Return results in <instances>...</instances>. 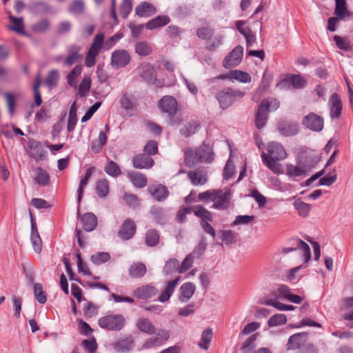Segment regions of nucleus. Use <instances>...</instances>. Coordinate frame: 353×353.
Returning <instances> with one entry per match:
<instances>
[{
    "mask_svg": "<svg viewBox=\"0 0 353 353\" xmlns=\"http://www.w3.org/2000/svg\"><path fill=\"white\" fill-rule=\"evenodd\" d=\"M287 153L283 145L276 141L270 142L267 145V152H263L261 159L263 163L274 173H280L281 167L276 161L285 159Z\"/></svg>",
    "mask_w": 353,
    "mask_h": 353,
    "instance_id": "f257e3e1",
    "label": "nucleus"
},
{
    "mask_svg": "<svg viewBox=\"0 0 353 353\" xmlns=\"http://www.w3.org/2000/svg\"><path fill=\"white\" fill-rule=\"evenodd\" d=\"M244 95L245 92L243 91L225 88L216 93V99L219 101L220 108L225 110L229 108L236 99H241Z\"/></svg>",
    "mask_w": 353,
    "mask_h": 353,
    "instance_id": "f03ea898",
    "label": "nucleus"
},
{
    "mask_svg": "<svg viewBox=\"0 0 353 353\" xmlns=\"http://www.w3.org/2000/svg\"><path fill=\"white\" fill-rule=\"evenodd\" d=\"M99 325L108 330H120L125 323V319L121 314L107 315L100 318Z\"/></svg>",
    "mask_w": 353,
    "mask_h": 353,
    "instance_id": "7ed1b4c3",
    "label": "nucleus"
},
{
    "mask_svg": "<svg viewBox=\"0 0 353 353\" xmlns=\"http://www.w3.org/2000/svg\"><path fill=\"white\" fill-rule=\"evenodd\" d=\"M104 41V35L103 34H97L93 42L88 50V52L85 57V65L91 68L94 66L96 63V58L101 52Z\"/></svg>",
    "mask_w": 353,
    "mask_h": 353,
    "instance_id": "20e7f679",
    "label": "nucleus"
},
{
    "mask_svg": "<svg viewBox=\"0 0 353 353\" xmlns=\"http://www.w3.org/2000/svg\"><path fill=\"white\" fill-rule=\"evenodd\" d=\"M230 198L231 192L230 190L223 191L221 190H214L212 208L221 210L228 209L230 205Z\"/></svg>",
    "mask_w": 353,
    "mask_h": 353,
    "instance_id": "39448f33",
    "label": "nucleus"
},
{
    "mask_svg": "<svg viewBox=\"0 0 353 353\" xmlns=\"http://www.w3.org/2000/svg\"><path fill=\"white\" fill-rule=\"evenodd\" d=\"M170 337V332L165 329H159L156 335L146 339L143 347L150 349L162 345Z\"/></svg>",
    "mask_w": 353,
    "mask_h": 353,
    "instance_id": "423d86ee",
    "label": "nucleus"
},
{
    "mask_svg": "<svg viewBox=\"0 0 353 353\" xmlns=\"http://www.w3.org/2000/svg\"><path fill=\"white\" fill-rule=\"evenodd\" d=\"M130 60L131 57L127 50H117L112 54L111 65L114 68H121L126 66Z\"/></svg>",
    "mask_w": 353,
    "mask_h": 353,
    "instance_id": "0eeeda50",
    "label": "nucleus"
},
{
    "mask_svg": "<svg viewBox=\"0 0 353 353\" xmlns=\"http://www.w3.org/2000/svg\"><path fill=\"white\" fill-rule=\"evenodd\" d=\"M158 106L162 112L173 116L177 111L178 103L173 97L164 96L159 101Z\"/></svg>",
    "mask_w": 353,
    "mask_h": 353,
    "instance_id": "6e6552de",
    "label": "nucleus"
},
{
    "mask_svg": "<svg viewBox=\"0 0 353 353\" xmlns=\"http://www.w3.org/2000/svg\"><path fill=\"white\" fill-rule=\"evenodd\" d=\"M140 77L148 83H154L157 80V73L153 65L143 62L138 68Z\"/></svg>",
    "mask_w": 353,
    "mask_h": 353,
    "instance_id": "1a4fd4ad",
    "label": "nucleus"
},
{
    "mask_svg": "<svg viewBox=\"0 0 353 353\" xmlns=\"http://www.w3.org/2000/svg\"><path fill=\"white\" fill-rule=\"evenodd\" d=\"M302 124L313 131L320 132L323 128V119L320 116L311 112L303 117Z\"/></svg>",
    "mask_w": 353,
    "mask_h": 353,
    "instance_id": "9d476101",
    "label": "nucleus"
},
{
    "mask_svg": "<svg viewBox=\"0 0 353 353\" xmlns=\"http://www.w3.org/2000/svg\"><path fill=\"white\" fill-rule=\"evenodd\" d=\"M243 54V48L241 46H236L225 58L223 66L226 68L236 66L241 61Z\"/></svg>",
    "mask_w": 353,
    "mask_h": 353,
    "instance_id": "9b49d317",
    "label": "nucleus"
},
{
    "mask_svg": "<svg viewBox=\"0 0 353 353\" xmlns=\"http://www.w3.org/2000/svg\"><path fill=\"white\" fill-rule=\"evenodd\" d=\"M81 47L78 46H71L68 48V55L63 60V66L70 67L77 63L83 59L80 54Z\"/></svg>",
    "mask_w": 353,
    "mask_h": 353,
    "instance_id": "f8f14e48",
    "label": "nucleus"
},
{
    "mask_svg": "<svg viewBox=\"0 0 353 353\" xmlns=\"http://www.w3.org/2000/svg\"><path fill=\"white\" fill-rule=\"evenodd\" d=\"M328 103L330 117L332 119L339 118L341 114L342 103L338 94L336 93L332 94Z\"/></svg>",
    "mask_w": 353,
    "mask_h": 353,
    "instance_id": "ddd939ff",
    "label": "nucleus"
},
{
    "mask_svg": "<svg viewBox=\"0 0 353 353\" xmlns=\"http://www.w3.org/2000/svg\"><path fill=\"white\" fill-rule=\"evenodd\" d=\"M136 229L134 222L132 219H128L123 223L119 232V236L123 240H128L134 235Z\"/></svg>",
    "mask_w": 353,
    "mask_h": 353,
    "instance_id": "4468645a",
    "label": "nucleus"
},
{
    "mask_svg": "<svg viewBox=\"0 0 353 353\" xmlns=\"http://www.w3.org/2000/svg\"><path fill=\"white\" fill-rule=\"evenodd\" d=\"M30 155L36 161H43L46 157V152L43 148L41 144L36 141H32L29 143Z\"/></svg>",
    "mask_w": 353,
    "mask_h": 353,
    "instance_id": "2eb2a0df",
    "label": "nucleus"
},
{
    "mask_svg": "<svg viewBox=\"0 0 353 353\" xmlns=\"http://www.w3.org/2000/svg\"><path fill=\"white\" fill-rule=\"evenodd\" d=\"M132 163L137 169H148L153 166L154 160L145 154H140L133 157Z\"/></svg>",
    "mask_w": 353,
    "mask_h": 353,
    "instance_id": "dca6fc26",
    "label": "nucleus"
},
{
    "mask_svg": "<svg viewBox=\"0 0 353 353\" xmlns=\"http://www.w3.org/2000/svg\"><path fill=\"white\" fill-rule=\"evenodd\" d=\"M268 103L261 102L255 115V125L258 129L263 128L268 119Z\"/></svg>",
    "mask_w": 353,
    "mask_h": 353,
    "instance_id": "f3484780",
    "label": "nucleus"
},
{
    "mask_svg": "<svg viewBox=\"0 0 353 353\" xmlns=\"http://www.w3.org/2000/svg\"><path fill=\"white\" fill-rule=\"evenodd\" d=\"M196 291V285L191 282H187L180 287L179 299L182 303L188 302Z\"/></svg>",
    "mask_w": 353,
    "mask_h": 353,
    "instance_id": "a211bd4d",
    "label": "nucleus"
},
{
    "mask_svg": "<svg viewBox=\"0 0 353 353\" xmlns=\"http://www.w3.org/2000/svg\"><path fill=\"white\" fill-rule=\"evenodd\" d=\"M134 346V342L131 336L121 339L112 343V347L117 352H126L132 350Z\"/></svg>",
    "mask_w": 353,
    "mask_h": 353,
    "instance_id": "6ab92c4d",
    "label": "nucleus"
},
{
    "mask_svg": "<svg viewBox=\"0 0 353 353\" xmlns=\"http://www.w3.org/2000/svg\"><path fill=\"white\" fill-rule=\"evenodd\" d=\"M335 9L334 14L339 19H345L353 16V12L347 9L346 0H334Z\"/></svg>",
    "mask_w": 353,
    "mask_h": 353,
    "instance_id": "aec40b11",
    "label": "nucleus"
},
{
    "mask_svg": "<svg viewBox=\"0 0 353 353\" xmlns=\"http://www.w3.org/2000/svg\"><path fill=\"white\" fill-rule=\"evenodd\" d=\"M158 290L154 286L146 285L134 290V295L139 299H148L155 296Z\"/></svg>",
    "mask_w": 353,
    "mask_h": 353,
    "instance_id": "412c9836",
    "label": "nucleus"
},
{
    "mask_svg": "<svg viewBox=\"0 0 353 353\" xmlns=\"http://www.w3.org/2000/svg\"><path fill=\"white\" fill-rule=\"evenodd\" d=\"M278 130L283 136H294L299 132V125L296 123L282 121L279 123Z\"/></svg>",
    "mask_w": 353,
    "mask_h": 353,
    "instance_id": "4be33fe9",
    "label": "nucleus"
},
{
    "mask_svg": "<svg viewBox=\"0 0 353 353\" xmlns=\"http://www.w3.org/2000/svg\"><path fill=\"white\" fill-rule=\"evenodd\" d=\"M184 157L185 163L189 168H192L195 163H199L201 158L205 160L208 159L205 156L199 157L197 149L194 150L192 148H187L185 150Z\"/></svg>",
    "mask_w": 353,
    "mask_h": 353,
    "instance_id": "5701e85b",
    "label": "nucleus"
},
{
    "mask_svg": "<svg viewBox=\"0 0 353 353\" xmlns=\"http://www.w3.org/2000/svg\"><path fill=\"white\" fill-rule=\"evenodd\" d=\"M148 191L150 194L158 201H162L165 200L169 194V192L167 188L161 184L150 186L148 188Z\"/></svg>",
    "mask_w": 353,
    "mask_h": 353,
    "instance_id": "b1692460",
    "label": "nucleus"
},
{
    "mask_svg": "<svg viewBox=\"0 0 353 353\" xmlns=\"http://www.w3.org/2000/svg\"><path fill=\"white\" fill-rule=\"evenodd\" d=\"M180 280V276H177L174 280L167 283L165 290L161 293L158 298V301L162 303L169 301L170 296L173 294L178 283Z\"/></svg>",
    "mask_w": 353,
    "mask_h": 353,
    "instance_id": "393cba45",
    "label": "nucleus"
},
{
    "mask_svg": "<svg viewBox=\"0 0 353 353\" xmlns=\"http://www.w3.org/2000/svg\"><path fill=\"white\" fill-rule=\"evenodd\" d=\"M307 334L305 332L297 333L291 336L288 341V349H298L306 342Z\"/></svg>",
    "mask_w": 353,
    "mask_h": 353,
    "instance_id": "a878e982",
    "label": "nucleus"
},
{
    "mask_svg": "<svg viewBox=\"0 0 353 353\" xmlns=\"http://www.w3.org/2000/svg\"><path fill=\"white\" fill-rule=\"evenodd\" d=\"M188 178L194 185H204L208 180L206 173L200 169L189 172Z\"/></svg>",
    "mask_w": 353,
    "mask_h": 353,
    "instance_id": "bb28decb",
    "label": "nucleus"
},
{
    "mask_svg": "<svg viewBox=\"0 0 353 353\" xmlns=\"http://www.w3.org/2000/svg\"><path fill=\"white\" fill-rule=\"evenodd\" d=\"M277 291L281 296L289 301L298 304L302 302L303 299L299 295L292 294L290 289L285 285H279Z\"/></svg>",
    "mask_w": 353,
    "mask_h": 353,
    "instance_id": "cd10ccee",
    "label": "nucleus"
},
{
    "mask_svg": "<svg viewBox=\"0 0 353 353\" xmlns=\"http://www.w3.org/2000/svg\"><path fill=\"white\" fill-rule=\"evenodd\" d=\"M135 12L140 17H148L154 15L157 10L152 4L145 1L136 7Z\"/></svg>",
    "mask_w": 353,
    "mask_h": 353,
    "instance_id": "c85d7f7f",
    "label": "nucleus"
},
{
    "mask_svg": "<svg viewBox=\"0 0 353 353\" xmlns=\"http://www.w3.org/2000/svg\"><path fill=\"white\" fill-rule=\"evenodd\" d=\"M199 127L200 125L197 121H190L183 124L180 129V133L184 137H189L194 134Z\"/></svg>",
    "mask_w": 353,
    "mask_h": 353,
    "instance_id": "c756f323",
    "label": "nucleus"
},
{
    "mask_svg": "<svg viewBox=\"0 0 353 353\" xmlns=\"http://www.w3.org/2000/svg\"><path fill=\"white\" fill-rule=\"evenodd\" d=\"M170 18L166 15L158 16L145 24V28L148 30H153L167 25L170 22Z\"/></svg>",
    "mask_w": 353,
    "mask_h": 353,
    "instance_id": "7c9ffc66",
    "label": "nucleus"
},
{
    "mask_svg": "<svg viewBox=\"0 0 353 353\" xmlns=\"http://www.w3.org/2000/svg\"><path fill=\"white\" fill-rule=\"evenodd\" d=\"M83 229L88 232H91L95 229L97 225V219L96 216L92 213H86L82 218Z\"/></svg>",
    "mask_w": 353,
    "mask_h": 353,
    "instance_id": "2f4dec72",
    "label": "nucleus"
},
{
    "mask_svg": "<svg viewBox=\"0 0 353 353\" xmlns=\"http://www.w3.org/2000/svg\"><path fill=\"white\" fill-rule=\"evenodd\" d=\"M34 181L36 183L41 186L48 185L50 182V175L46 170L38 167L34 170Z\"/></svg>",
    "mask_w": 353,
    "mask_h": 353,
    "instance_id": "473e14b6",
    "label": "nucleus"
},
{
    "mask_svg": "<svg viewBox=\"0 0 353 353\" xmlns=\"http://www.w3.org/2000/svg\"><path fill=\"white\" fill-rule=\"evenodd\" d=\"M135 52L141 57H147L152 54V45L145 41H141L136 43L134 46Z\"/></svg>",
    "mask_w": 353,
    "mask_h": 353,
    "instance_id": "72a5a7b5",
    "label": "nucleus"
},
{
    "mask_svg": "<svg viewBox=\"0 0 353 353\" xmlns=\"http://www.w3.org/2000/svg\"><path fill=\"white\" fill-rule=\"evenodd\" d=\"M137 326L139 330L148 334H153L156 331L155 326L147 318H140L137 322Z\"/></svg>",
    "mask_w": 353,
    "mask_h": 353,
    "instance_id": "f704fd0d",
    "label": "nucleus"
},
{
    "mask_svg": "<svg viewBox=\"0 0 353 353\" xmlns=\"http://www.w3.org/2000/svg\"><path fill=\"white\" fill-rule=\"evenodd\" d=\"M59 79V72L56 69H53L47 74L44 83L50 89H52L57 86Z\"/></svg>",
    "mask_w": 353,
    "mask_h": 353,
    "instance_id": "c9c22d12",
    "label": "nucleus"
},
{
    "mask_svg": "<svg viewBox=\"0 0 353 353\" xmlns=\"http://www.w3.org/2000/svg\"><path fill=\"white\" fill-rule=\"evenodd\" d=\"M293 205L300 216L305 218L309 215L311 210V205L310 204L298 199L294 202Z\"/></svg>",
    "mask_w": 353,
    "mask_h": 353,
    "instance_id": "e433bc0d",
    "label": "nucleus"
},
{
    "mask_svg": "<svg viewBox=\"0 0 353 353\" xmlns=\"http://www.w3.org/2000/svg\"><path fill=\"white\" fill-rule=\"evenodd\" d=\"M192 211L195 216L199 217L201 221H212V217L211 212L202 205H196L192 208Z\"/></svg>",
    "mask_w": 353,
    "mask_h": 353,
    "instance_id": "4c0bfd02",
    "label": "nucleus"
},
{
    "mask_svg": "<svg viewBox=\"0 0 353 353\" xmlns=\"http://www.w3.org/2000/svg\"><path fill=\"white\" fill-rule=\"evenodd\" d=\"M199 157L205 156L208 159L201 158L200 162L210 163L214 159V152L208 145L203 144L197 148Z\"/></svg>",
    "mask_w": 353,
    "mask_h": 353,
    "instance_id": "58836bf2",
    "label": "nucleus"
},
{
    "mask_svg": "<svg viewBox=\"0 0 353 353\" xmlns=\"http://www.w3.org/2000/svg\"><path fill=\"white\" fill-rule=\"evenodd\" d=\"M107 136L105 132H100L97 140H94L91 143V150L94 153H100L103 145L106 143Z\"/></svg>",
    "mask_w": 353,
    "mask_h": 353,
    "instance_id": "ea45409f",
    "label": "nucleus"
},
{
    "mask_svg": "<svg viewBox=\"0 0 353 353\" xmlns=\"http://www.w3.org/2000/svg\"><path fill=\"white\" fill-rule=\"evenodd\" d=\"M146 272V267L142 263H135L132 264L129 269V274L132 277H143Z\"/></svg>",
    "mask_w": 353,
    "mask_h": 353,
    "instance_id": "a19ab883",
    "label": "nucleus"
},
{
    "mask_svg": "<svg viewBox=\"0 0 353 353\" xmlns=\"http://www.w3.org/2000/svg\"><path fill=\"white\" fill-rule=\"evenodd\" d=\"M9 19L12 26H8V29L19 34H24L23 20L22 18H17L10 14Z\"/></svg>",
    "mask_w": 353,
    "mask_h": 353,
    "instance_id": "79ce46f5",
    "label": "nucleus"
},
{
    "mask_svg": "<svg viewBox=\"0 0 353 353\" xmlns=\"http://www.w3.org/2000/svg\"><path fill=\"white\" fill-rule=\"evenodd\" d=\"M82 66L81 65H76L68 74L67 81L70 86L75 88L77 85V77L82 72Z\"/></svg>",
    "mask_w": 353,
    "mask_h": 353,
    "instance_id": "37998d69",
    "label": "nucleus"
},
{
    "mask_svg": "<svg viewBox=\"0 0 353 353\" xmlns=\"http://www.w3.org/2000/svg\"><path fill=\"white\" fill-rule=\"evenodd\" d=\"M97 194L101 197H105L109 193V182L107 179H99L96 183Z\"/></svg>",
    "mask_w": 353,
    "mask_h": 353,
    "instance_id": "c03bdc74",
    "label": "nucleus"
},
{
    "mask_svg": "<svg viewBox=\"0 0 353 353\" xmlns=\"http://www.w3.org/2000/svg\"><path fill=\"white\" fill-rule=\"evenodd\" d=\"M94 172V168H89L86 170V173L85 176L81 179L79 183V185L77 190L78 192V201L80 203L81 201L83 192V188L87 185L90 178L91 177L92 174Z\"/></svg>",
    "mask_w": 353,
    "mask_h": 353,
    "instance_id": "a18cd8bd",
    "label": "nucleus"
},
{
    "mask_svg": "<svg viewBox=\"0 0 353 353\" xmlns=\"http://www.w3.org/2000/svg\"><path fill=\"white\" fill-rule=\"evenodd\" d=\"M212 329L205 330L201 334V341L199 343V346L204 350L209 348L212 338Z\"/></svg>",
    "mask_w": 353,
    "mask_h": 353,
    "instance_id": "49530a36",
    "label": "nucleus"
},
{
    "mask_svg": "<svg viewBox=\"0 0 353 353\" xmlns=\"http://www.w3.org/2000/svg\"><path fill=\"white\" fill-rule=\"evenodd\" d=\"M176 271L179 273V261L176 259L167 261L163 268V273L169 275Z\"/></svg>",
    "mask_w": 353,
    "mask_h": 353,
    "instance_id": "de8ad7c7",
    "label": "nucleus"
},
{
    "mask_svg": "<svg viewBox=\"0 0 353 353\" xmlns=\"http://www.w3.org/2000/svg\"><path fill=\"white\" fill-rule=\"evenodd\" d=\"M230 77L232 79H234L242 83H249L251 81V77L248 72L237 70L232 71L230 74Z\"/></svg>",
    "mask_w": 353,
    "mask_h": 353,
    "instance_id": "09e8293b",
    "label": "nucleus"
},
{
    "mask_svg": "<svg viewBox=\"0 0 353 353\" xmlns=\"http://www.w3.org/2000/svg\"><path fill=\"white\" fill-rule=\"evenodd\" d=\"M195 254L196 252H192L186 256L181 264L179 263V273L185 272L192 266Z\"/></svg>",
    "mask_w": 353,
    "mask_h": 353,
    "instance_id": "8fccbe9b",
    "label": "nucleus"
},
{
    "mask_svg": "<svg viewBox=\"0 0 353 353\" xmlns=\"http://www.w3.org/2000/svg\"><path fill=\"white\" fill-rule=\"evenodd\" d=\"M334 40L338 48L341 50L348 51L351 49V43L348 37H342L338 35L334 37Z\"/></svg>",
    "mask_w": 353,
    "mask_h": 353,
    "instance_id": "3c124183",
    "label": "nucleus"
},
{
    "mask_svg": "<svg viewBox=\"0 0 353 353\" xmlns=\"http://www.w3.org/2000/svg\"><path fill=\"white\" fill-rule=\"evenodd\" d=\"M159 241V234L156 230H149L145 234V243L148 246H154Z\"/></svg>",
    "mask_w": 353,
    "mask_h": 353,
    "instance_id": "603ef678",
    "label": "nucleus"
},
{
    "mask_svg": "<svg viewBox=\"0 0 353 353\" xmlns=\"http://www.w3.org/2000/svg\"><path fill=\"white\" fill-rule=\"evenodd\" d=\"M132 183L137 188H143L147 185L146 177L139 172H134L130 176Z\"/></svg>",
    "mask_w": 353,
    "mask_h": 353,
    "instance_id": "864d4df0",
    "label": "nucleus"
},
{
    "mask_svg": "<svg viewBox=\"0 0 353 353\" xmlns=\"http://www.w3.org/2000/svg\"><path fill=\"white\" fill-rule=\"evenodd\" d=\"M287 322V317L283 314H276L273 315L268 320V325L270 327H275L285 324Z\"/></svg>",
    "mask_w": 353,
    "mask_h": 353,
    "instance_id": "5fc2aeb1",
    "label": "nucleus"
},
{
    "mask_svg": "<svg viewBox=\"0 0 353 353\" xmlns=\"http://www.w3.org/2000/svg\"><path fill=\"white\" fill-rule=\"evenodd\" d=\"M110 259V255L108 252H99L91 256L92 262L95 265H101L108 261Z\"/></svg>",
    "mask_w": 353,
    "mask_h": 353,
    "instance_id": "6e6d98bb",
    "label": "nucleus"
},
{
    "mask_svg": "<svg viewBox=\"0 0 353 353\" xmlns=\"http://www.w3.org/2000/svg\"><path fill=\"white\" fill-rule=\"evenodd\" d=\"M91 79L89 77H84L82 81L81 82L78 93L81 97L86 96L90 90Z\"/></svg>",
    "mask_w": 353,
    "mask_h": 353,
    "instance_id": "4d7b16f0",
    "label": "nucleus"
},
{
    "mask_svg": "<svg viewBox=\"0 0 353 353\" xmlns=\"http://www.w3.org/2000/svg\"><path fill=\"white\" fill-rule=\"evenodd\" d=\"M286 172L287 174L290 176H300L305 175L306 173V170L304 168L291 164L287 165Z\"/></svg>",
    "mask_w": 353,
    "mask_h": 353,
    "instance_id": "13d9d810",
    "label": "nucleus"
},
{
    "mask_svg": "<svg viewBox=\"0 0 353 353\" xmlns=\"http://www.w3.org/2000/svg\"><path fill=\"white\" fill-rule=\"evenodd\" d=\"M34 294L37 301L43 304L47 301V297L45 292L43 290V286L41 283H35L34 285Z\"/></svg>",
    "mask_w": 353,
    "mask_h": 353,
    "instance_id": "bf43d9fd",
    "label": "nucleus"
},
{
    "mask_svg": "<svg viewBox=\"0 0 353 353\" xmlns=\"http://www.w3.org/2000/svg\"><path fill=\"white\" fill-rule=\"evenodd\" d=\"M104 170L108 174L112 176H117L121 173L119 165L113 161H109Z\"/></svg>",
    "mask_w": 353,
    "mask_h": 353,
    "instance_id": "052dcab7",
    "label": "nucleus"
},
{
    "mask_svg": "<svg viewBox=\"0 0 353 353\" xmlns=\"http://www.w3.org/2000/svg\"><path fill=\"white\" fill-rule=\"evenodd\" d=\"M297 249L301 250L305 258V262L310 261L311 257L310 248L309 245L301 239L297 241Z\"/></svg>",
    "mask_w": 353,
    "mask_h": 353,
    "instance_id": "680f3d73",
    "label": "nucleus"
},
{
    "mask_svg": "<svg viewBox=\"0 0 353 353\" xmlns=\"http://www.w3.org/2000/svg\"><path fill=\"white\" fill-rule=\"evenodd\" d=\"M50 27V22L48 19H43L32 26V30L36 32L43 33L47 31Z\"/></svg>",
    "mask_w": 353,
    "mask_h": 353,
    "instance_id": "e2e57ef3",
    "label": "nucleus"
},
{
    "mask_svg": "<svg viewBox=\"0 0 353 353\" xmlns=\"http://www.w3.org/2000/svg\"><path fill=\"white\" fill-rule=\"evenodd\" d=\"M31 242L36 252L39 253L42 248V241L39 232L31 233Z\"/></svg>",
    "mask_w": 353,
    "mask_h": 353,
    "instance_id": "0e129e2a",
    "label": "nucleus"
},
{
    "mask_svg": "<svg viewBox=\"0 0 353 353\" xmlns=\"http://www.w3.org/2000/svg\"><path fill=\"white\" fill-rule=\"evenodd\" d=\"M7 107L10 114H13L15 109V97L9 92L4 94Z\"/></svg>",
    "mask_w": 353,
    "mask_h": 353,
    "instance_id": "69168bd1",
    "label": "nucleus"
},
{
    "mask_svg": "<svg viewBox=\"0 0 353 353\" xmlns=\"http://www.w3.org/2000/svg\"><path fill=\"white\" fill-rule=\"evenodd\" d=\"M290 81L293 87L296 89H301L306 85L305 80L300 75H292Z\"/></svg>",
    "mask_w": 353,
    "mask_h": 353,
    "instance_id": "338daca9",
    "label": "nucleus"
},
{
    "mask_svg": "<svg viewBox=\"0 0 353 353\" xmlns=\"http://www.w3.org/2000/svg\"><path fill=\"white\" fill-rule=\"evenodd\" d=\"M121 108L125 110H132L134 107V103L132 97L126 94H123L120 100Z\"/></svg>",
    "mask_w": 353,
    "mask_h": 353,
    "instance_id": "774afa93",
    "label": "nucleus"
}]
</instances>
